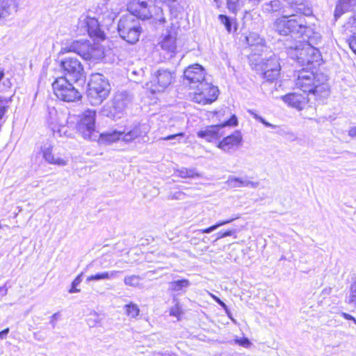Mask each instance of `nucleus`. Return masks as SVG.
I'll list each match as a JSON object with an SVG mask.
<instances>
[{"mask_svg": "<svg viewBox=\"0 0 356 356\" xmlns=\"http://www.w3.org/2000/svg\"><path fill=\"white\" fill-rule=\"evenodd\" d=\"M147 134L146 129L144 126L138 124L134 126L132 129L129 130L127 133L123 131L122 140L129 143L139 137H143Z\"/></svg>", "mask_w": 356, "mask_h": 356, "instance_id": "cd10ccee", "label": "nucleus"}, {"mask_svg": "<svg viewBox=\"0 0 356 356\" xmlns=\"http://www.w3.org/2000/svg\"><path fill=\"white\" fill-rule=\"evenodd\" d=\"M163 356H172L171 353L168 352L163 353Z\"/></svg>", "mask_w": 356, "mask_h": 356, "instance_id": "774afa93", "label": "nucleus"}, {"mask_svg": "<svg viewBox=\"0 0 356 356\" xmlns=\"http://www.w3.org/2000/svg\"><path fill=\"white\" fill-rule=\"evenodd\" d=\"M286 52L292 59L301 65H311L315 67L320 64L321 54L318 47L300 43L295 47H286Z\"/></svg>", "mask_w": 356, "mask_h": 356, "instance_id": "f03ea898", "label": "nucleus"}, {"mask_svg": "<svg viewBox=\"0 0 356 356\" xmlns=\"http://www.w3.org/2000/svg\"><path fill=\"white\" fill-rule=\"evenodd\" d=\"M139 18L131 13L122 16L118 24L120 36L130 44H135L139 40L141 26Z\"/></svg>", "mask_w": 356, "mask_h": 356, "instance_id": "20e7f679", "label": "nucleus"}, {"mask_svg": "<svg viewBox=\"0 0 356 356\" xmlns=\"http://www.w3.org/2000/svg\"><path fill=\"white\" fill-rule=\"evenodd\" d=\"M65 76L69 80L77 82L84 77V70L81 62L76 58H65L60 62Z\"/></svg>", "mask_w": 356, "mask_h": 356, "instance_id": "9d476101", "label": "nucleus"}, {"mask_svg": "<svg viewBox=\"0 0 356 356\" xmlns=\"http://www.w3.org/2000/svg\"><path fill=\"white\" fill-rule=\"evenodd\" d=\"M124 308L126 314L130 318H136L140 314V309L138 305L134 303L130 302L124 305Z\"/></svg>", "mask_w": 356, "mask_h": 356, "instance_id": "f704fd0d", "label": "nucleus"}, {"mask_svg": "<svg viewBox=\"0 0 356 356\" xmlns=\"http://www.w3.org/2000/svg\"><path fill=\"white\" fill-rule=\"evenodd\" d=\"M86 27L88 35L91 38L104 40L105 38L104 33L101 30L98 21L93 17H87L85 21Z\"/></svg>", "mask_w": 356, "mask_h": 356, "instance_id": "6ab92c4d", "label": "nucleus"}, {"mask_svg": "<svg viewBox=\"0 0 356 356\" xmlns=\"http://www.w3.org/2000/svg\"><path fill=\"white\" fill-rule=\"evenodd\" d=\"M186 196V195L182 191H170L167 196V199L182 200L185 199Z\"/></svg>", "mask_w": 356, "mask_h": 356, "instance_id": "ea45409f", "label": "nucleus"}, {"mask_svg": "<svg viewBox=\"0 0 356 356\" xmlns=\"http://www.w3.org/2000/svg\"><path fill=\"white\" fill-rule=\"evenodd\" d=\"M155 20L159 22L160 24L165 23V18L163 17V10L161 8H155Z\"/></svg>", "mask_w": 356, "mask_h": 356, "instance_id": "c03bdc74", "label": "nucleus"}, {"mask_svg": "<svg viewBox=\"0 0 356 356\" xmlns=\"http://www.w3.org/2000/svg\"><path fill=\"white\" fill-rule=\"evenodd\" d=\"M194 89H196V91L192 97L193 101L202 105L211 104L218 97L219 91L218 87L213 86L207 82V80L197 85Z\"/></svg>", "mask_w": 356, "mask_h": 356, "instance_id": "1a4fd4ad", "label": "nucleus"}, {"mask_svg": "<svg viewBox=\"0 0 356 356\" xmlns=\"http://www.w3.org/2000/svg\"><path fill=\"white\" fill-rule=\"evenodd\" d=\"M177 33L172 30H167L166 33L163 35V40L160 42L161 49L167 51L170 55V57L172 56L175 53L177 45H176Z\"/></svg>", "mask_w": 356, "mask_h": 356, "instance_id": "dca6fc26", "label": "nucleus"}, {"mask_svg": "<svg viewBox=\"0 0 356 356\" xmlns=\"http://www.w3.org/2000/svg\"><path fill=\"white\" fill-rule=\"evenodd\" d=\"M17 10L15 0H0V23Z\"/></svg>", "mask_w": 356, "mask_h": 356, "instance_id": "5701e85b", "label": "nucleus"}, {"mask_svg": "<svg viewBox=\"0 0 356 356\" xmlns=\"http://www.w3.org/2000/svg\"><path fill=\"white\" fill-rule=\"evenodd\" d=\"M289 7L296 12L305 16H311L313 13L312 7L305 0H285Z\"/></svg>", "mask_w": 356, "mask_h": 356, "instance_id": "a211bd4d", "label": "nucleus"}, {"mask_svg": "<svg viewBox=\"0 0 356 356\" xmlns=\"http://www.w3.org/2000/svg\"><path fill=\"white\" fill-rule=\"evenodd\" d=\"M213 299L219 305H220L225 311V312L227 314V315L229 314V310L227 307V306L226 305V304L222 301L219 298H218L217 296H214V295H211Z\"/></svg>", "mask_w": 356, "mask_h": 356, "instance_id": "8fccbe9b", "label": "nucleus"}, {"mask_svg": "<svg viewBox=\"0 0 356 356\" xmlns=\"http://www.w3.org/2000/svg\"><path fill=\"white\" fill-rule=\"evenodd\" d=\"M260 68L263 77L268 81H273L279 76L281 67L277 57L271 54L268 58L262 60Z\"/></svg>", "mask_w": 356, "mask_h": 356, "instance_id": "f8f14e48", "label": "nucleus"}, {"mask_svg": "<svg viewBox=\"0 0 356 356\" xmlns=\"http://www.w3.org/2000/svg\"><path fill=\"white\" fill-rule=\"evenodd\" d=\"M242 136L239 131L225 137L217 145V147L227 154L234 153L242 145Z\"/></svg>", "mask_w": 356, "mask_h": 356, "instance_id": "4468645a", "label": "nucleus"}, {"mask_svg": "<svg viewBox=\"0 0 356 356\" xmlns=\"http://www.w3.org/2000/svg\"><path fill=\"white\" fill-rule=\"evenodd\" d=\"M348 135L353 138L356 136V127H351L348 131Z\"/></svg>", "mask_w": 356, "mask_h": 356, "instance_id": "bf43d9fd", "label": "nucleus"}, {"mask_svg": "<svg viewBox=\"0 0 356 356\" xmlns=\"http://www.w3.org/2000/svg\"><path fill=\"white\" fill-rule=\"evenodd\" d=\"M206 81L205 70L197 63L188 66L184 72V84L191 88H195L197 85Z\"/></svg>", "mask_w": 356, "mask_h": 356, "instance_id": "9b49d317", "label": "nucleus"}, {"mask_svg": "<svg viewBox=\"0 0 356 356\" xmlns=\"http://www.w3.org/2000/svg\"><path fill=\"white\" fill-rule=\"evenodd\" d=\"M227 4L229 10L233 13H236L240 9L239 0H227Z\"/></svg>", "mask_w": 356, "mask_h": 356, "instance_id": "79ce46f5", "label": "nucleus"}, {"mask_svg": "<svg viewBox=\"0 0 356 356\" xmlns=\"http://www.w3.org/2000/svg\"><path fill=\"white\" fill-rule=\"evenodd\" d=\"M332 291V289L331 288H328V289H324L323 291H322V293L323 295H329L330 294Z\"/></svg>", "mask_w": 356, "mask_h": 356, "instance_id": "680f3d73", "label": "nucleus"}, {"mask_svg": "<svg viewBox=\"0 0 356 356\" xmlns=\"http://www.w3.org/2000/svg\"><path fill=\"white\" fill-rule=\"evenodd\" d=\"M250 113H251V115L254 117V119L259 120L260 122H261L264 125H265L266 127H271V128H275L276 126L274 125V124H272L270 123H269L268 122L266 121V120L264 118H263L262 117L258 115L257 113H255L254 112L252 111H250Z\"/></svg>", "mask_w": 356, "mask_h": 356, "instance_id": "a18cd8bd", "label": "nucleus"}, {"mask_svg": "<svg viewBox=\"0 0 356 356\" xmlns=\"http://www.w3.org/2000/svg\"><path fill=\"white\" fill-rule=\"evenodd\" d=\"M129 10L130 13L142 19H149L152 17L147 2L143 0H138L137 3L130 5Z\"/></svg>", "mask_w": 356, "mask_h": 356, "instance_id": "f3484780", "label": "nucleus"}, {"mask_svg": "<svg viewBox=\"0 0 356 356\" xmlns=\"http://www.w3.org/2000/svg\"><path fill=\"white\" fill-rule=\"evenodd\" d=\"M83 273L79 275L72 282V287L69 290L70 293H78L80 291V289H77L76 286L81 282Z\"/></svg>", "mask_w": 356, "mask_h": 356, "instance_id": "37998d69", "label": "nucleus"}, {"mask_svg": "<svg viewBox=\"0 0 356 356\" xmlns=\"http://www.w3.org/2000/svg\"><path fill=\"white\" fill-rule=\"evenodd\" d=\"M177 176L181 178L200 177L201 175L196 171L195 168H181L177 171Z\"/></svg>", "mask_w": 356, "mask_h": 356, "instance_id": "473e14b6", "label": "nucleus"}, {"mask_svg": "<svg viewBox=\"0 0 356 356\" xmlns=\"http://www.w3.org/2000/svg\"><path fill=\"white\" fill-rule=\"evenodd\" d=\"M262 0H248L249 2L252 3L254 5H259Z\"/></svg>", "mask_w": 356, "mask_h": 356, "instance_id": "69168bd1", "label": "nucleus"}, {"mask_svg": "<svg viewBox=\"0 0 356 356\" xmlns=\"http://www.w3.org/2000/svg\"><path fill=\"white\" fill-rule=\"evenodd\" d=\"M152 356H163V353L160 352H154L152 353Z\"/></svg>", "mask_w": 356, "mask_h": 356, "instance_id": "338daca9", "label": "nucleus"}, {"mask_svg": "<svg viewBox=\"0 0 356 356\" xmlns=\"http://www.w3.org/2000/svg\"><path fill=\"white\" fill-rule=\"evenodd\" d=\"M236 343L245 348L249 347L251 344L250 340L245 337L236 339Z\"/></svg>", "mask_w": 356, "mask_h": 356, "instance_id": "3c124183", "label": "nucleus"}, {"mask_svg": "<svg viewBox=\"0 0 356 356\" xmlns=\"http://www.w3.org/2000/svg\"><path fill=\"white\" fill-rule=\"evenodd\" d=\"M54 92L58 99L66 102L81 99V95L66 77H58L52 83Z\"/></svg>", "mask_w": 356, "mask_h": 356, "instance_id": "0eeeda50", "label": "nucleus"}, {"mask_svg": "<svg viewBox=\"0 0 356 356\" xmlns=\"http://www.w3.org/2000/svg\"><path fill=\"white\" fill-rule=\"evenodd\" d=\"M87 95L92 105L102 103L110 93L111 87L108 80L102 74H92L88 84Z\"/></svg>", "mask_w": 356, "mask_h": 356, "instance_id": "7ed1b4c3", "label": "nucleus"}, {"mask_svg": "<svg viewBox=\"0 0 356 356\" xmlns=\"http://www.w3.org/2000/svg\"><path fill=\"white\" fill-rule=\"evenodd\" d=\"M67 48V51L75 52L86 60H98L104 57V51L100 44H91L86 40L74 41Z\"/></svg>", "mask_w": 356, "mask_h": 356, "instance_id": "423d86ee", "label": "nucleus"}, {"mask_svg": "<svg viewBox=\"0 0 356 356\" xmlns=\"http://www.w3.org/2000/svg\"><path fill=\"white\" fill-rule=\"evenodd\" d=\"M184 136V133L181 132L176 134H172L169 135L166 137L161 138L159 140H176L175 142H172V144L174 145L177 143H180V140Z\"/></svg>", "mask_w": 356, "mask_h": 356, "instance_id": "a19ab883", "label": "nucleus"}, {"mask_svg": "<svg viewBox=\"0 0 356 356\" xmlns=\"http://www.w3.org/2000/svg\"><path fill=\"white\" fill-rule=\"evenodd\" d=\"M121 273L122 272L119 271V270H113L111 272H108V280H110L111 278L116 277L118 276V275Z\"/></svg>", "mask_w": 356, "mask_h": 356, "instance_id": "6e6d98bb", "label": "nucleus"}, {"mask_svg": "<svg viewBox=\"0 0 356 356\" xmlns=\"http://www.w3.org/2000/svg\"><path fill=\"white\" fill-rule=\"evenodd\" d=\"M247 43L252 48V51L259 52L263 51L264 47L265 41L260 37V35L256 33H250L245 38Z\"/></svg>", "mask_w": 356, "mask_h": 356, "instance_id": "c85d7f7f", "label": "nucleus"}, {"mask_svg": "<svg viewBox=\"0 0 356 356\" xmlns=\"http://www.w3.org/2000/svg\"><path fill=\"white\" fill-rule=\"evenodd\" d=\"M237 124V118L235 115L231 117L228 120L222 124H220V128H223L226 126H235Z\"/></svg>", "mask_w": 356, "mask_h": 356, "instance_id": "09e8293b", "label": "nucleus"}, {"mask_svg": "<svg viewBox=\"0 0 356 356\" xmlns=\"http://www.w3.org/2000/svg\"><path fill=\"white\" fill-rule=\"evenodd\" d=\"M87 322H88V325L90 327H94L96 325V323L98 322L97 317L95 319L88 318L87 320Z\"/></svg>", "mask_w": 356, "mask_h": 356, "instance_id": "13d9d810", "label": "nucleus"}, {"mask_svg": "<svg viewBox=\"0 0 356 356\" xmlns=\"http://www.w3.org/2000/svg\"><path fill=\"white\" fill-rule=\"evenodd\" d=\"M122 137L123 131H120L117 130L102 133L99 136V138L102 142L108 143L115 142L120 139L122 140Z\"/></svg>", "mask_w": 356, "mask_h": 356, "instance_id": "c756f323", "label": "nucleus"}, {"mask_svg": "<svg viewBox=\"0 0 356 356\" xmlns=\"http://www.w3.org/2000/svg\"><path fill=\"white\" fill-rule=\"evenodd\" d=\"M49 118L48 119V121L50 124H55L56 123V120L53 118V115H56V111L54 108H52L49 112Z\"/></svg>", "mask_w": 356, "mask_h": 356, "instance_id": "864d4df0", "label": "nucleus"}, {"mask_svg": "<svg viewBox=\"0 0 356 356\" xmlns=\"http://www.w3.org/2000/svg\"><path fill=\"white\" fill-rule=\"evenodd\" d=\"M238 218V217L236 218H231V219H229V220H222V221H219L216 224L209 227H207V228H205V229H198L197 230L196 232H198L200 233H202V234H209L212 232H213L214 230H216V229H218V227L222 226V225H227L231 222H232L234 219H236Z\"/></svg>", "mask_w": 356, "mask_h": 356, "instance_id": "72a5a7b5", "label": "nucleus"}, {"mask_svg": "<svg viewBox=\"0 0 356 356\" xmlns=\"http://www.w3.org/2000/svg\"><path fill=\"white\" fill-rule=\"evenodd\" d=\"M235 233H236V230L235 229L228 230V231H226L225 232H218V237H217L216 240H218V239L222 238H225L227 236H232Z\"/></svg>", "mask_w": 356, "mask_h": 356, "instance_id": "603ef678", "label": "nucleus"}, {"mask_svg": "<svg viewBox=\"0 0 356 356\" xmlns=\"http://www.w3.org/2000/svg\"><path fill=\"white\" fill-rule=\"evenodd\" d=\"M133 100L131 94L127 91L115 93L110 105L104 107L102 113L106 117L114 120L121 118L129 105Z\"/></svg>", "mask_w": 356, "mask_h": 356, "instance_id": "39448f33", "label": "nucleus"}, {"mask_svg": "<svg viewBox=\"0 0 356 356\" xmlns=\"http://www.w3.org/2000/svg\"><path fill=\"white\" fill-rule=\"evenodd\" d=\"M96 112L93 110L86 111L76 124V130L85 139L95 140L98 138L95 131Z\"/></svg>", "mask_w": 356, "mask_h": 356, "instance_id": "6e6552de", "label": "nucleus"}, {"mask_svg": "<svg viewBox=\"0 0 356 356\" xmlns=\"http://www.w3.org/2000/svg\"><path fill=\"white\" fill-rule=\"evenodd\" d=\"M9 332V328H6L3 330L1 332V336H3L4 338L6 337V335Z\"/></svg>", "mask_w": 356, "mask_h": 356, "instance_id": "e2e57ef3", "label": "nucleus"}, {"mask_svg": "<svg viewBox=\"0 0 356 356\" xmlns=\"http://www.w3.org/2000/svg\"><path fill=\"white\" fill-rule=\"evenodd\" d=\"M141 278L138 275H129L126 276L124 279V282L126 285L130 286H138L140 284Z\"/></svg>", "mask_w": 356, "mask_h": 356, "instance_id": "c9c22d12", "label": "nucleus"}, {"mask_svg": "<svg viewBox=\"0 0 356 356\" xmlns=\"http://www.w3.org/2000/svg\"><path fill=\"white\" fill-rule=\"evenodd\" d=\"M282 3L280 0H271L264 3L261 8L265 13H272L280 11L282 8Z\"/></svg>", "mask_w": 356, "mask_h": 356, "instance_id": "2f4dec72", "label": "nucleus"}, {"mask_svg": "<svg viewBox=\"0 0 356 356\" xmlns=\"http://www.w3.org/2000/svg\"><path fill=\"white\" fill-rule=\"evenodd\" d=\"M291 24V33L299 34L300 36L303 35L307 28L305 19L300 15H289Z\"/></svg>", "mask_w": 356, "mask_h": 356, "instance_id": "4be33fe9", "label": "nucleus"}, {"mask_svg": "<svg viewBox=\"0 0 356 356\" xmlns=\"http://www.w3.org/2000/svg\"><path fill=\"white\" fill-rule=\"evenodd\" d=\"M226 184L231 188H241V187H250L256 188L259 186V182L252 181L248 180L246 177H236L229 176L226 181Z\"/></svg>", "mask_w": 356, "mask_h": 356, "instance_id": "412c9836", "label": "nucleus"}, {"mask_svg": "<svg viewBox=\"0 0 356 356\" xmlns=\"http://www.w3.org/2000/svg\"><path fill=\"white\" fill-rule=\"evenodd\" d=\"M283 101L298 110L303 109L309 101V96L298 92L289 93L282 97Z\"/></svg>", "mask_w": 356, "mask_h": 356, "instance_id": "2eb2a0df", "label": "nucleus"}, {"mask_svg": "<svg viewBox=\"0 0 356 356\" xmlns=\"http://www.w3.org/2000/svg\"><path fill=\"white\" fill-rule=\"evenodd\" d=\"M220 125L216 124L207 127L204 130H200L197 133L199 138L205 139L207 142H211L213 140L218 139L222 136L220 132Z\"/></svg>", "mask_w": 356, "mask_h": 356, "instance_id": "aec40b11", "label": "nucleus"}, {"mask_svg": "<svg viewBox=\"0 0 356 356\" xmlns=\"http://www.w3.org/2000/svg\"><path fill=\"white\" fill-rule=\"evenodd\" d=\"M60 316V314L58 312L57 313H55L52 316H51V320L50 321L51 324L52 325V327H55L56 326V323H55V321H56L58 319V318Z\"/></svg>", "mask_w": 356, "mask_h": 356, "instance_id": "5fc2aeb1", "label": "nucleus"}, {"mask_svg": "<svg viewBox=\"0 0 356 356\" xmlns=\"http://www.w3.org/2000/svg\"><path fill=\"white\" fill-rule=\"evenodd\" d=\"M296 86L303 93L313 96L315 100L325 98L330 94L327 76L305 68L298 72Z\"/></svg>", "mask_w": 356, "mask_h": 356, "instance_id": "f257e3e1", "label": "nucleus"}, {"mask_svg": "<svg viewBox=\"0 0 356 356\" xmlns=\"http://www.w3.org/2000/svg\"><path fill=\"white\" fill-rule=\"evenodd\" d=\"M286 135L288 136V139H289L291 141H293L297 138V137L293 132H287Z\"/></svg>", "mask_w": 356, "mask_h": 356, "instance_id": "052dcab7", "label": "nucleus"}, {"mask_svg": "<svg viewBox=\"0 0 356 356\" xmlns=\"http://www.w3.org/2000/svg\"><path fill=\"white\" fill-rule=\"evenodd\" d=\"M171 316H177L178 315V312L177 309H172L170 312Z\"/></svg>", "mask_w": 356, "mask_h": 356, "instance_id": "0e129e2a", "label": "nucleus"}, {"mask_svg": "<svg viewBox=\"0 0 356 356\" xmlns=\"http://www.w3.org/2000/svg\"><path fill=\"white\" fill-rule=\"evenodd\" d=\"M219 19H220L221 23L225 25L226 29L230 32L232 29V22L230 19L227 16L223 15H220Z\"/></svg>", "mask_w": 356, "mask_h": 356, "instance_id": "49530a36", "label": "nucleus"}, {"mask_svg": "<svg viewBox=\"0 0 356 356\" xmlns=\"http://www.w3.org/2000/svg\"><path fill=\"white\" fill-rule=\"evenodd\" d=\"M356 7V0H338L335 10L334 18L337 19L346 12L353 10Z\"/></svg>", "mask_w": 356, "mask_h": 356, "instance_id": "b1692460", "label": "nucleus"}, {"mask_svg": "<svg viewBox=\"0 0 356 356\" xmlns=\"http://www.w3.org/2000/svg\"><path fill=\"white\" fill-rule=\"evenodd\" d=\"M101 280H108V271L99 273L95 275L88 276L86 279V282H89L91 281H99Z\"/></svg>", "mask_w": 356, "mask_h": 356, "instance_id": "58836bf2", "label": "nucleus"}, {"mask_svg": "<svg viewBox=\"0 0 356 356\" xmlns=\"http://www.w3.org/2000/svg\"><path fill=\"white\" fill-rule=\"evenodd\" d=\"M341 315L345 319L353 321L354 323H356V319L353 316H352L351 315H350V314H348L347 313H345V312H342Z\"/></svg>", "mask_w": 356, "mask_h": 356, "instance_id": "4d7b16f0", "label": "nucleus"}, {"mask_svg": "<svg viewBox=\"0 0 356 356\" xmlns=\"http://www.w3.org/2000/svg\"><path fill=\"white\" fill-rule=\"evenodd\" d=\"M53 147L51 145L42 147L43 158L50 164L58 165L60 166L66 165L67 161L63 158L56 157L53 154Z\"/></svg>", "mask_w": 356, "mask_h": 356, "instance_id": "393cba45", "label": "nucleus"}, {"mask_svg": "<svg viewBox=\"0 0 356 356\" xmlns=\"http://www.w3.org/2000/svg\"><path fill=\"white\" fill-rule=\"evenodd\" d=\"M11 101V97L7 98L0 97V120L3 118V115L7 112L8 104Z\"/></svg>", "mask_w": 356, "mask_h": 356, "instance_id": "4c0bfd02", "label": "nucleus"}, {"mask_svg": "<svg viewBox=\"0 0 356 356\" xmlns=\"http://www.w3.org/2000/svg\"><path fill=\"white\" fill-rule=\"evenodd\" d=\"M305 42V44H309L312 47L318 45L321 42V34L315 31L312 27L307 26L303 35H301Z\"/></svg>", "mask_w": 356, "mask_h": 356, "instance_id": "a878e982", "label": "nucleus"}, {"mask_svg": "<svg viewBox=\"0 0 356 356\" xmlns=\"http://www.w3.org/2000/svg\"><path fill=\"white\" fill-rule=\"evenodd\" d=\"M346 302L353 305L356 309V282L351 284L350 289V295L346 300Z\"/></svg>", "mask_w": 356, "mask_h": 356, "instance_id": "e433bc0d", "label": "nucleus"}, {"mask_svg": "<svg viewBox=\"0 0 356 356\" xmlns=\"http://www.w3.org/2000/svg\"><path fill=\"white\" fill-rule=\"evenodd\" d=\"M190 286L191 282L188 280L182 279L170 282L169 283V290L176 292L185 291Z\"/></svg>", "mask_w": 356, "mask_h": 356, "instance_id": "7c9ffc66", "label": "nucleus"}, {"mask_svg": "<svg viewBox=\"0 0 356 356\" xmlns=\"http://www.w3.org/2000/svg\"><path fill=\"white\" fill-rule=\"evenodd\" d=\"M347 42L352 51L356 54V33H353L347 39Z\"/></svg>", "mask_w": 356, "mask_h": 356, "instance_id": "de8ad7c7", "label": "nucleus"}, {"mask_svg": "<svg viewBox=\"0 0 356 356\" xmlns=\"http://www.w3.org/2000/svg\"><path fill=\"white\" fill-rule=\"evenodd\" d=\"M173 79V74L170 71L164 69L158 70L151 81L154 86V88H151L152 92L153 93L163 92L172 83Z\"/></svg>", "mask_w": 356, "mask_h": 356, "instance_id": "ddd939ff", "label": "nucleus"}, {"mask_svg": "<svg viewBox=\"0 0 356 356\" xmlns=\"http://www.w3.org/2000/svg\"><path fill=\"white\" fill-rule=\"evenodd\" d=\"M289 17L287 15H283L280 18H277L274 22L275 30L282 35H288L291 33V24Z\"/></svg>", "mask_w": 356, "mask_h": 356, "instance_id": "bb28decb", "label": "nucleus"}]
</instances>
